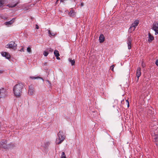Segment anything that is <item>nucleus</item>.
<instances>
[{"label":"nucleus","instance_id":"nucleus-26","mask_svg":"<svg viewBox=\"0 0 158 158\" xmlns=\"http://www.w3.org/2000/svg\"><path fill=\"white\" fill-rule=\"evenodd\" d=\"M30 78L32 79H37L40 77H30Z\"/></svg>","mask_w":158,"mask_h":158},{"label":"nucleus","instance_id":"nucleus-31","mask_svg":"<svg viewBox=\"0 0 158 158\" xmlns=\"http://www.w3.org/2000/svg\"><path fill=\"white\" fill-rule=\"evenodd\" d=\"M20 52H24L23 48L22 47L20 50Z\"/></svg>","mask_w":158,"mask_h":158},{"label":"nucleus","instance_id":"nucleus-22","mask_svg":"<svg viewBox=\"0 0 158 158\" xmlns=\"http://www.w3.org/2000/svg\"><path fill=\"white\" fill-rule=\"evenodd\" d=\"M50 143L48 142H46L44 143V147L45 148H47L49 146Z\"/></svg>","mask_w":158,"mask_h":158},{"label":"nucleus","instance_id":"nucleus-33","mask_svg":"<svg viewBox=\"0 0 158 158\" xmlns=\"http://www.w3.org/2000/svg\"><path fill=\"white\" fill-rule=\"evenodd\" d=\"M3 72V71L2 70H0V73H2Z\"/></svg>","mask_w":158,"mask_h":158},{"label":"nucleus","instance_id":"nucleus-35","mask_svg":"<svg viewBox=\"0 0 158 158\" xmlns=\"http://www.w3.org/2000/svg\"><path fill=\"white\" fill-rule=\"evenodd\" d=\"M152 112V110H149V111H148V113H151V112Z\"/></svg>","mask_w":158,"mask_h":158},{"label":"nucleus","instance_id":"nucleus-19","mask_svg":"<svg viewBox=\"0 0 158 158\" xmlns=\"http://www.w3.org/2000/svg\"><path fill=\"white\" fill-rule=\"evenodd\" d=\"M69 62L71 63L72 65H74L75 63V61L74 60H72L70 58L69 59Z\"/></svg>","mask_w":158,"mask_h":158},{"label":"nucleus","instance_id":"nucleus-29","mask_svg":"<svg viewBox=\"0 0 158 158\" xmlns=\"http://www.w3.org/2000/svg\"><path fill=\"white\" fill-rule=\"evenodd\" d=\"M126 102L127 103V107H128L129 106V103L128 101L127 100H126Z\"/></svg>","mask_w":158,"mask_h":158},{"label":"nucleus","instance_id":"nucleus-8","mask_svg":"<svg viewBox=\"0 0 158 158\" xmlns=\"http://www.w3.org/2000/svg\"><path fill=\"white\" fill-rule=\"evenodd\" d=\"M141 69L140 68H138L136 70V76L137 77V81H138L139 77L141 75Z\"/></svg>","mask_w":158,"mask_h":158},{"label":"nucleus","instance_id":"nucleus-10","mask_svg":"<svg viewBox=\"0 0 158 158\" xmlns=\"http://www.w3.org/2000/svg\"><path fill=\"white\" fill-rule=\"evenodd\" d=\"M2 56L5 57L6 58L8 59H10V54L7 52H2Z\"/></svg>","mask_w":158,"mask_h":158},{"label":"nucleus","instance_id":"nucleus-34","mask_svg":"<svg viewBox=\"0 0 158 158\" xmlns=\"http://www.w3.org/2000/svg\"><path fill=\"white\" fill-rule=\"evenodd\" d=\"M49 50L52 52L53 51V49H51V48H50V49Z\"/></svg>","mask_w":158,"mask_h":158},{"label":"nucleus","instance_id":"nucleus-37","mask_svg":"<svg viewBox=\"0 0 158 158\" xmlns=\"http://www.w3.org/2000/svg\"><path fill=\"white\" fill-rule=\"evenodd\" d=\"M81 5L82 6H83V4L82 3H81Z\"/></svg>","mask_w":158,"mask_h":158},{"label":"nucleus","instance_id":"nucleus-12","mask_svg":"<svg viewBox=\"0 0 158 158\" xmlns=\"http://www.w3.org/2000/svg\"><path fill=\"white\" fill-rule=\"evenodd\" d=\"M15 20V18H13L11 20L9 21L5 22L4 23V24L5 25L9 26V25H10L13 23L14 22Z\"/></svg>","mask_w":158,"mask_h":158},{"label":"nucleus","instance_id":"nucleus-11","mask_svg":"<svg viewBox=\"0 0 158 158\" xmlns=\"http://www.w3.org/2000/svg\"><path fill=\"white\" fill-rule=\"evenodd\" d=\"M153 29L155 31V32H156L157 31H158V23H154L153 24Z\"/></svg>","mask_w":158,"mask_h":158},{"label":"nucleus","instance_id":"nucleus-23","mask_svg":"<svg viewBox=\"0 0 158 158\" xmlns=\"http://www.w3.org/2000/svg\"><path fill=\"white\" fill-rule=\"evenodd\" d=\"M155 141H157L158 140V135H156L154 136V138Z\"/></svg>","mask_w":158,"mask_h":158},{"label":"nucleus","instance_id":"nucleus-6","mask_svg":"<svg viewBox=\"0 0 158 158\" xmlns=\"http://www.w3.org/2000/svg\"><path fill=\"white\" fill-rule=\"evenodd\" d=\"M34 87L32 85H30L29 86V90L28 92V94L30 95H33L34 94Z\"/></svg>","mask_w":158,"mask_h":158},{"label":"nucleus","instance_id":"nucleus-24","mask_svg":"<svg viewBox=\"0 0 158 158\" xmlns=\"http://www.w3.org/2000/svg\"><path fill=\"white\" fill-rule=\"evenodd\" d=\"M60 158H66L64 152H62Z\"/></svg>","mask_w":158,"mask_h":158},{"label":"nucleus","instance_id":"nucleus-13","mask_svg":"<svg viewBox=\"0 0 158 158\" xmlns=\"http://www.w3.org/2000/svg\"><path fill=\"white\" fill-rule=\"evenodd\" d=\"M18 4V3H15L13 2L11 4H8L7 6L10 8H12Z\"/></svg>","mask_w":158,"mask_h":158},{"label":"nucleus","instance_id":"nucleus-2","mask_svg":"<svg viewBox=\"0 0 158 158\" xmlns=\"http://www.w3.org/2000/svg\"><path fill=\"white\" fill-rule=\"evenodd\" d=\"M64 133L62 131H60L57 134L58 138L56 139V144H59L61 143L65 139L64 136Z\"/></svg>","mask_w":158,"mask_h":158},{"label":"nucleus","instance_id":"nucleus-16","mask_svg":"<svg viewBox=\"0 0 158 158\" xmlns=\"http://www.w3.org/2000/svg\"><path fill=\"white\" fill-rule=\"evenodd\" d=\"M149 38L148 40V41L149 42H151L152 40H153L154 38V37L151 34L149 33L148 34Z\"/></svg>","mask_w":158,"mask_h":158},{"label":"nucleus","instance_id":"nucleus-21","mask_svg":"<svg viewBox=\"0 0 158 158\" xmlns=\"http://www.w3.org/2000/svg\"><path fill=\"white\" fill-rule=\"evenodd\" d=\"M54 53L55 56L56 57H58L60 56L59 52L57 50H56L54 51Z\"/></svg>","mask_w":158,"mask_h":158},{"label":"nucleus","instance_id":"nucleus-20","mask_svg":"<svg viewBox=\"0 0 158 158\" xmlns=\"http://www.w3.org/2000/svg\"><path fill=\"white\" fill-rule=\"evenodd\" d=\"M135 28V27H133L132 26V25H131L129 29V31H130V32H131L132 31H134Z\"/></svg>","mask_w":158,"mask_h":158},{"label":"nucleus","instance_id":"nucleus-30","mask_svg":"<svg viewBox=\"0 0 158 158\" xmlns=\"http://www.w3.org/2000/svg\"><path fill=\"white\" fill-rule=\"evenodd\" d=\"M155 64L156 65L158 66V59L156 60Z\"/></svg>","mask_w":158,"mask_h":158},{"label":"nucleus","instance_id":"nucleus-15","mask_svg":"<svg viewBox=\"0 0 158 158\" xmlns=\"http://www.w3.org/2000/svg\"><path fill=\"white\" fill-rule=\"evenodd\" d=\"M139 23V21L138 20H136L134 21V22L132 23L131 25H132V26L136 27Z\"/></svg>","mask_w":158,"mask_h":158},{"label":"nucleus","instance_id":"nucleus-4","mask_svg":"<svg viewBox=\"0 0 158 158\" xmlns=\"http://www.w3.org/2000/svg\"><path fill=\"white\" fill-rule=\"evenodd\" d=\"M7 141L5 139L2 140L0 143V147L5 149L8 148V145L6 144Z\"/></svg>","mask_w":158,"mask_h":158},{"label":"nucleus","instance_id":"nucleus-7","mask_svg":"<svg viewBox=\"0 0 158 158\" xmlns=\"http://www.w3.org/2000/svg\"><path fill=\"white\" fill-rule=\"evenodd\" d=\"M67 11L69 12V15L71 17H73L75 15L76 12L74 10H73L72 8L70 9L69 12L68 11Z\"/></svg>","mask_w":158,"mask_h":158},{"label":"nucleus","instance_id":"nucleus-9","mask_svg":"<svg viewBox=\"0 0 158 158\" xmlns=\"http://www.w3.org/2000/svg\"><path fill=\"white\" fill-rule=\"evenodd\" d=\"M131 38L130 37L127 38V43L128 44V48L129 49H130L131 48Z\"/></svg>","mask_w":158,"mask_h":158},{"label":"nucleus","instance_id":"nucleus-1","mask_svg":"<svg viewBox=\"0 0 158 158\" xmlns=\"http://www.w3.org/2000/svg\"><path fill=\"white\" fill-rule=\"evenodd\" d=\"M24 87L23 84L19 83L16 85L13 88L14 94L16 97H19L22 93V90Z\"/></svg>","mask_w":158,"mask_h":158},{"label":"nucleus","instance_id":"nucleus-14","mask_svg":"<svg viewBox=\"0 0 158 158\" xmlns=\"http://www.w3.org/2000/svg\"><path fill=\"white\" fill-rule=\"evenodd\" d=\"M105 38L102 34H101L99 37V40L100 43H102L104 40Z\"/></svg>","mask_w":158,"mask_h":158},{"label":"nucleus","instance_id":"nucleus-38","mask_svg":"<svg viewBox=\"0 0 158 158\" xmlns=\"http://www.w3.org/2000/svg\"><path fill=\"white\" fill-rule=\"evenodd\" d=\"M59 0H56V3H57V2Z\"/></svg>","mask_w":158,"mask_h":158},{"label":"nucleus","instance_id":"nucleus-17","mask_svg":"<svg viewBox=\"0 0 158 158\" xmlns=\"http://www.w3.org/2000/svg\"><path fill=\"white\" fill-rule=\"evenodd\" d=\"M8 2V0H1L0 1V6L6 4Z\"/></svg>","mask_w":158,"mask_h":158},{"label":"nucleus","instance_id":"nucleus-32","mask_svg":"<svg viewBox=\"0 0 158 158\" xmlns=\"http://www.w3.org/2000/svg\"><path fill=\"white\" fill-rule=\"evenodd\" d=\"M35 27H36V29H38L39 27V26L37 25L36 24L35 25Z\"/></svg>","mask_w":158,"mask_h":158},{"label":"nucleus","instance_id":"nucleus-28","mask_svg":"<svg viewBox=\"0 0 158 158\" xmlns=\"http://www.w3.org/2000/svg\"><path fill=\"white\" fill-rule=\"evenodd\" d=\"M114 64H113L111 67H110V69L111 70H112V71H113L114 70Z\"/></svg>","mask_w":158,"mask_h":158},{"label":"nucleus","instance_id":"nucleus-18","mask_svg":"<svg viewBox=\"0 0 158 158\" xmlns=\"http://www.w3.org/2000/svg\"><path fill=\"white\" fill-rule=\"evenodd\" d=\"M48 30V34H49V36L50 37H52V36H54L56 34V33H51V31L50 30Z\"/></svg>","mask_w":158,"mask_h":158},{"label":"nucleus","instance_id":"nucleus-3","mask_svg":"<svg viewBox=\"0 0 158 158\" xmlns=\"http://www.w3.org/2000/svg\"><path fill=\"white\" fill-rule=\"evenodd\" d=\"M17 45V44L14 42L11 41L6 45V47L7 48H11L15 49L16 48Z\"/></svg>","mask_w":158,"mask_h":158},{"label":"nucleus","instance_id":"nucleus-5","mask_svg":"<svg viewBox=\"0 0 158 158\" xmlns=\"http://www.w3.org/2000/svg\"><path fill=\"white\" fill-rule=\"evenodd\" d=\"M7 94L6 89L3 88L0 89V98L5 97Z\"/></svg>","mask_w":158,"mask_h":158},{"label":"nucleus","instance_id":"nucleus-27","mask_svg":"<svg viewBox=\"0 0 158 158\" xmlns=\"http://www.w3.org/2000/svg\"><path fill=\"white\" fill-rule=\"evenodd\" d=\"M27 51L28 52L30 53L31 52V48L30 47H28L27 48Z\"/></svg>","mask_w":158,"mask_h":158},{"label":"nucleus","instance_id":"nucleus-25","mask_svg":"<svg viewBox=\"0 0 158 158\" xmlns=\"http://www.w3.org/2000/svg\"><path fill=\"white\" fill-rule=\"evenodd\" d=\"M43 54L45 56H48V52L46 51H44Z\"/></svg>","mask_w":158,"mask_h":158},{"label":"nucleus","instance_id":"nucleus-36","mask_svg":"<svg viewBox=\"0 0 158 158\" xmlns=\"http://www.w3.org/2000/svg\"><path fill=\"white\" fill-rule=\"evenodd\" d=\"M56 58H57V59H58V60H59L60 59V58L59 57H56Z\"/></svg>","mask_w":158,"mask_h":158}]
</instances>
